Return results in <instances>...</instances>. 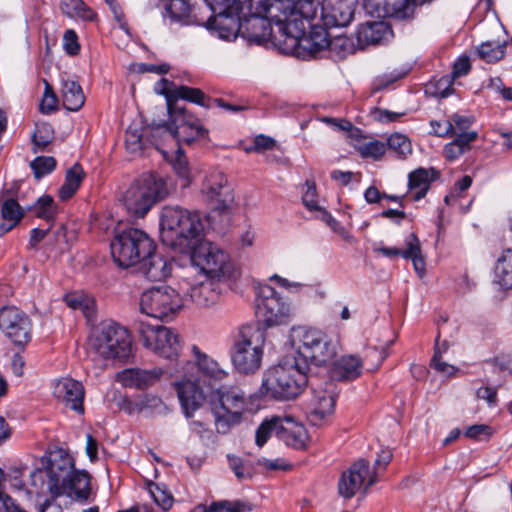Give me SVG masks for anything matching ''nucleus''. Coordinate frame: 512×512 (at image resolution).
Listing matches in <instances>:
<instances>
[{"instance_id": "nucleus-14", "label": "nucleus", "mask_w": 512, "mask_h": 512, "mask_svg": "<svg viewBox=\"0 0 512 512\" xmlns=\"http://www.w3.org/2000/svg\"><path fill=\"white\" fill-rule=\"evenodd\" d=\"M170 118L173 119L175 126H160L156 128V132L166 133L178 144L190 145L194 141L207 138L208 130L197 117L188 113L185 108H177Z\"/></svg>"}, {"instance_id": "nucleus-11", "label": "nucleus", "mask_w": 512, "mask_h": 512, "mask_svg": "<svg viewBox=\"0 0 512 512\" xmlns=\"http://www.w3.org/2000/svg\"><path fill=\"white\" fill-rule=\"evenodd\" d=\"M137 331L146 348L166 359H177L181 350L179 334L165 326L139 322Z\"/></svg>"}, {"instance_id": "nucleus-37", "label": "nucleus", "mask_w": 512, "mask_h": 512, "mask_svg": "<svg viewBox=\"0 0 512 512\" xmlns=\"http://www.w3.org/2000/svg\"><path fill=\"white\" fill-rule=\"evenodd\" d=\"M62 101L67 110L78 111L85 102L81 86L72 80H64L62 83Z\"/></svg>"}, {"instance_id": "nucleus-21", "label": "nucleus", "mask_w": 512, "mask_h": 512, "mask_svg": "<svg viewBox=\"0 0 512 512\" xmlns=\"http://www.w3.org/2000/svg\"><path fill=\"white\" fill-rule=\"evenodd\" d=\"M178 399L184 415L187 418L194 416L204 404L206 397L201 387L190 379H183L174 383Z\"/></svg>"}, {"instance_id": "nucleus-5", "label": "nucleus", "mask_w": 512, "mask_h": 512, "mask_svg": "<svg viewBox=\"0 0 512 512\" xmlns=\"http://www.w3.org/2000/svg\"><path fill=\"white\" fill-rule=\"evenodd\" d=\"M193 265L207 276L218 281H235L240 277V270L230 255L218 245L200 237L188 251Z\"/></svg>"}, {"instance_id": "nucleus-3", "label": "nucleus", "mask_w": 512, "mask_h": 512, "mask_svg": "<svg viewBox=\"0 0 512 512\" xmlns=\"http://www.w3.org/2000/svg\"><path fill=\"white\" fill-rule=\"evenodd\" d=\"M291 343L295 348L290 356L297 362L305 361L310 370V364L322 366L334 359L338 345L323 331L315 328L297 327L292 329Z\"/></svg>"}, {"instance_id": "nucleus-22", "label": "nucleus", "mask_w": 512, "mask_h": 512, "mask_svg": "<svg viewBox=\"0 0 512 512\" xmlns=\"http://www.w3.org/2000/svg\"><path fill=\"white\" fill-rule=\"evenodd\" d=\"M163 373V369L158 367L152 369L128 368L118 372L116 380L124 387L144 390L155 385Z\"/></svg>"}, {"instance_id": "nucleus-19", "label": "nucleus", "mask_w": 512, "mask_h": 512, "mask_svg": "<svg viewBox=\"0 0 512 512\" xmlns=\"http://www.w3.org/2000/svg\"><path fill=\"white\" fill-rule=\"evenodd\" d=\"M358 0H323L321 19L327 28L345 27L354 17Z\"/></svg>"}, {"instance_id": "nucleus-36", "label": "nucleus", "mask_w": 512, "mask_h": 512, "mask_svg": "<svg viewBox=\"0 0 512 512\" xmlns=\"http://www.w3.org/2000/svg\"><path fill=\"white\" fill-rule=\"evenodd\" d=\"M1 216L4 222L0 224V236L11 231L23 218L24 212L18 202L10 198L3 202Z\"/></svg>"}, {"instance_id": "nucleus-31", "label": "nucleus", "mask_w": 512, "mask_h": 512, "mask_svg": "<svg viewBox=\"0 0 512 512\" xmlns=\"http://www.w3.org/2000/svg\"><path fill=\"white\" fill-rule=\"evenodd\" d=\"M362 367V360L358 356L345 355L333 363L330 376L332 380L352 381L361 375Z\"/></svg>"}, {"instance_id": "nucleus-39", "label": "nucleus", "mask_w": 512, "mask_h": 512, "mask_svg": "<svg viewBox=\"0 0 512 512\" xmlns=\"http://www.w3.org/2000/svg\"><path fill=\"white\" fill-rule=\"evenodd\" d=\"M84 179V171L80 164L76 163L66 171L65 182L59 189L61 200L70 199L80 187Z\"/></svg>"}, {"instance_id": "nucleus-30", "label": "nucleus", "mask_w": 512, "mask_h": 512, "mask_svg": "<svg viewBox=\"0 0 512 512\" xmlns=\"http://www.w3.org/2000/svg\"><path fill=\"white\" fill-rule=\"evenodd\" d=\"M240 13H226L210 16L205 22L209 29L218 31L219 36L223 39L236 37L240 30L244 29V24L240 22Z\"/></svg>"}, {"instance_id": "nucleus-60", "label": "nucleus", "mask_w": 512, "mask_h": 512, "mask_svg": "<svg viewBox=\"0 0 512 512\" xmlns=\"http://www.w3.org/2000/svg\"><path fill=\"white\" fill-rule=\"evenodd\" d=\"M302 201H303V204L310 211H319L322 209L318 205L316 187L313 182L306 181V191L303 193Z\"/></svg>"}, {"instance_id": "nucleus-43", "label": "nucleus", "mask_w": 512, "mask_h": 512, "mask_svg": "<svg viewBox=\"0 0 512 512\" xmlns=\"http://www.w3.org/2000/svg\"><path fill=\"white\" fill-rule=\"evenodd\" d=\"M496 280L504 289H512V249H506L495 266Z\"/></svg>"}, {"instance_id": "nucleus-23", "label": "nucleus", "mask_w": 512, "mask_h": 512, "mask_svg": "<svg viewBox=\"0 0 512 512\" xmlns=\"http://www.w3.org/2000/svg\"><path fill=\"white\" fill-rule=\"evenodd\" d=\"M84 387L81 382L66 377L58 380L54 386V395L67 408L78 413L84 412Z\"/></svg>"}, {"instance_id": "nucleus-35", "label": "nucleus", "mask_w": 512, "mask_h": 512, "mask_svg": "<svg viewBox=\"0 0 512 512\" xmlns=\"http://www.w3.org/2000/svg\"><path fill=\"white\" fill-rule=\"evenodd\" d=\"M193 9L189 0H170L167 6V11L172 19L183 22L186 25H204V20L198 19L192 13Z\"/></svg>"}, {"instance_id": "nucleus-9", "label": "nucleus", "mask_w": 512, "mask_h": 512, "mask_svg": "<svg viewBox=\"0 0 512 512\" xmlns=\"http://www.w3.org/2000/svg\"><path fill=\"white\" fill-rule=\"evenodd\" d=\"M90 348L104 359L126 360L132 353L129 331L114 321H104L89 338Z\"/></svg>"}, {"instance_id": "nucleus-12", "label": "nucleus", "mask_w": 512, "mask_h": 512, "mask_svg": "<svg viewBox=\"0 0 512 512\" xmlns=\"http://www.w3.org/2000/svg\"><path fill=\"white\" fill-rule=\"evenodd\" d=\"M62 480L54 482L55 497L66 495L78 502H86L91 494V476L83 470H76L71 459H62Z\"/></svg>"}, {"instance_id": "nucleus-38", "label": "nucleus", "mask_w": 512, "mask_h": 512, "mask_svg": "<svg viewBox=\"0 0 512 512\" xmlns=\"http://www.w3.org/2000/svg\"><path fill=\"white\" fill-rule=\"evenodd\" d=\"M478 138V132L465 133L444 146L443 153L447 160L454 161L463 155L466 151L470 150L471 143L475 142Z\"/></svg>"}, {"instance_id": "nucleus-24", "label": "nucleus", "mask_w": 512, "mask_h": 512, "mask_svg": "<svg viewBox=\"0 0 512 512\" xmlns=\"http://www.w3.org/2000/svg\"><path fill=\"white\" fill-rule=\"evenodd\" d=\"M201 193L207 201L215 203L216 208H223L228 196L227 179L224 173L217 169L210 170L203 180Z\"/></svg>"}, {"instance_id": "nucleus-53", "label": "nucleus", "mask_w": 512, "mask_h": 512, "mask_svg": "<svg viewBox=\"0 0 512 512\" xmlns=\"http://www.w3.org/2000/svg\"><path fill=\"white\" fill-rule=\"evenodd\" d=\"M54 139V131L50 124L41 123L36 126L33 134L34 152L44 150Z\"/></svg>"}, {"instance_id": "nucleus-64", "label": "nucleus", "mask_w": 512, "mask_h": 512, "mask_svg": "<svg viewBox=\"0 0 512 512\" xmlns=\"http://www.w3.org/2000/svg\"><path fill=\"white\" fill-rule=\"evenodd\" d=\"M247 505L241 502L230 503L227 501L213 503L210 505V512H244L246 511Z\"/></svg>"}, {"instance_id": "nucleus-41", "label": "nucleus", "mask_w": 512, "mask_h": 512, "mask_svg": "<svg viewBox=\"0 0 512 512\" xmlns=\"http://www.w3.org/2000/svg\"><path fill=\"white\" fill-rule=\"evenodd\" d=\"M406 248L404 249L403 258L411 259L416 273L422 277L425 273V261L422 256L421 245L416 234L411 233L406 238Z\"/></svg>"}, {"instance_id": "nucleus-52", "label": "nucleus", "mask_w": 512, "mask_h": 512, "mask_svg": "<svg viewBox=\"0 0 512 512\" xmlns=\"http://www.w3.org/2000/svg\"><path fill=\"white\" fill-rule=\"evenodd\" d=\"M33 210L38 218L44 219L46 221H52L57 213L54 200L49 195L40 197L33 206Z\"/></svg>"}, {"instance_id": "nucleus-34", "label": "nucleus", "mask_w": 512, "mask_h": 512, "mask_svg": "<svg viewBox=\"0 0 512 512\" xmlns=\"http://www.w3.org/2000/svg\"><path fill=\"white\" fill-rule=\"evenodd\" d=\"M193 352L198 369L204 377L214 381H223L227 378L228 372L221 368L217 361L202 353L197 346H193Z\"/></svg>"}, {"instance_id": "nucleus-15", "label": "nucleus", "mask_w": 512, "mask_h": 512, "mask_svg": "<svg viewBox=\"0 0 512 512\" xmlns=\"http://www.w3.org/2000/svg\"><path fill=\"white\" fill-rule=\"evenodd\" d=\"M257 308L267 327L287 324L292 316L289 304L269 285L260 287Z\"/></svg>"}, {"instance_id": "nucleus-62", "label": "nucleus", "mask_w": 512, "mask_h": 512, "mask_svg": "<svg viewBox=\"0 0 512 512\" xmlns=\"http://www.w3.org/2000/svg\"><path fill=\"white\" fill-rule=\"evenodd\" d=\"M140 402L141 411L154 412L158 411L163 407V401L158 396L152 394H145L138 397Z\"/></svg>"}, {"instance_id": "nucleus-46", "label": "nucleus", "mask_w": 512, "mask_h": 512, "mask_svg": "<svg viewBox=\"0 0 512 512\" xmlns=\"http://www.w3.org/2000/svg\"><path fill=\"white\" fill-rule=\"evenodd\" d=\"M506 43L499 41H487L482 43L478 49V56L487 63H495L505 55Z\"/></svg>"}, {"instance_id": "nucleus-59", "label": "nucleus", "mask_w": 512, "mask_h": 512, "mask_svg": "<svg viewBox=\"0 0 512 512\" xmlns=\"http://www.w3.org/2000/svg\"><path fill=\"white\" fill-rule=\"evenodd\" d=\"M63 47L67 54L70 56H76L80 52V44L78 42V36L72 29H68L63 35Z\"/></svg>"}, {"instance_id": "nucleus-2", "label": "nucleus", "mask_w": 512, "mask_h": 512, "mask_svg": "<svg viewBox=\"0 0 512 512\" xmlns=\"http://www.w3.org/2000/svg\"><path fill=\"white\" fill-rule=\"evenodd\" d=\"M204 225L197 212L178 206H165L161 212L160 237L164 245L188 253L199 242Z\"/></svg>"}, {"instance_id": "nucleus-47", "label": "nucleus", "mask_w": 512, "mask_h": 512, "mask_svg": "<svg viewBox=\"0 0 512 512\" xmlns=\"http://www.w3.org/2000/svg\"><path fill=\"white\" fill-rule=\"evenodd\" d=\"M65 301L69 307L80 310L85 317L91 318L95 313L94 299L83 293H72L65 297Z\"/></svg>"}, {"instance_id": "nucleus-48", "label": "nucleus", "mask_w": 512, "mask_h": 512, "mask_svg": "<svg viewBox=\"0 0 512 512\" xmlns=\"http://www.w3.org/2000/svg\"><path fill=\"white\" fill-rule=\"evenodd\" d=\"M392 151L397 158L406 159L412 154L410 139L401 133H393L387 139L386 148Z\"/></svg>"}, {"instance_id": "nucleus-29", "label": "nucleus", "mask_w": 512, "mask_h": 512, "mask_svg": "<svg viewBox=\"0 0 512 512\" xmlns=\"http://www.w3.org/2000/svg\"><path fill=\"white\" fill-rule=\"evenodd\" d=\"M391 35V28L383 21L361 24L356 32L357 41L361 48L368 45L380 44L388 40Z\"/></svg>"}, {"instance_id": "nucleus-10", "label": "nucleus", "mask_w": 512, "mask_h": 512, "mask_svg": "<svg viewBox=\"0 0 512 512\" xmlns=\"http://www.w3.org/2000/svg\"><path fill=\"white\" fill-rule=\"evenodd\" d=\"M140 311L147 316L169 321L183 307L181 295L170 286H158L145 290L140 296Z\"/></svg>"}, {"instance_id": "nucleus-8", "label": "nucleus", "mask_w": 512, "mask_h": 512, "mask_svg": "<svg viewBox=\"0 0 512 512\" xmlns=\"http://www.w3.org/2000/svg\"><path fill=\"white\" fill-rule=\"evenodd\" d=\"M114 262L122 268L139 264L156 251L155 242L143 230L128 228L117 233L110 244Z\"/></svg>"}, {"instance_id": "nucleus-25", "label": "nucleus", "mask_w": 512, "mask_h": 512, "mask_svg": "<svg viewBox=\"0 0 512 512\" xmlns=\"http://www.w3.org/2000/svg\"><path fill=\"white\" fill-rule=\"evenodd\" d=\"M221 282L207 277L205 280L192 285L188 290L191 301L199 307H210L217 304L222 295Z\"/></svg>"}, {"instance_id": "nucleus-28", "label": "nucleus", "mask_w": 512, "mask_h": 512, "mask_svg": "<svg viewBox=\"0 0 512 512\" xmlns=\"http://www.w3.org/2000/svg\"><path fill=\"white\" fill-rule=\"evenodd\" d=\"M259 8L260 10L257 12L259 15H252L244 24L249 40L257 44L270 40L272 36L271 24L274 23L277 26L276 21L267 16L260 3Z\"/></svg>"}, {"instance_id": "nucleus-54", "label": "nucleus", "mask_w": 512, "mask_h": 512, "mask_svg": "<svg viewBox=\"0 0 512 512\" xmlns=\"http://www.w3.org/2000/svg\"><path fill=\"white\" fill-rule=\"evenodd\" d=\"M209 9L215 14L241 13L243 2L241 0H205Z\"/></svg>"}, {"instance_id": "nucleus-13", "label": "nucleus", "mask_w": 512, "mask_h": 512, "mask_svg": "<svg viewBox=\"0 0 512 512\" xmlns=\"http://www.w3.org/2000/svg\"><path fill=\"white\" fill-rule=\"evenodd\" d=\"M0 330L17 347L25 348L32 340L30 317L15 306L0 309Z\"/></svg>"}, {"instance_id": "nucleus-45", "label": "nucleus", "mask_w": 512, "mask_h": 512, "mask_svg": "<svg viewBox=\"0 0 512 512\" xmlns=\"http://www.w3.org/2000/svg\"><path fill=\"white\" fill-rule=\"evenodd\" d=\"M282 425L281 416L272 417L269 420L263 421L256 430V445L262 447L267 442L272 433H275L280 437L281 428H283Z\"/></svg>"}, {"instance_id": "nucleus-55", "label": "nucleus", "mask_w": 512, "mask_h": 512, "mask_svg": "<svg viewBox=\"0 0 512 512\" xmlns=\"http://www.w3.org/2000/svg\"><path fill=\"white\" fill-rule=\"evenodd\" d=\"M30 167L35 177L40 179L55 169L56 160L51 156H39L30 163Z\"/></svg>"}, {"instance_id": "nucleus-26", "label": "nucleus", "mask_w": 512, "mask_h": 512, "mask_svg": "<svg viewBox=\"0 0 512 512\" xmlns=\"http://www.w3.org/2000/svg\"><path fill=\"white\" fill-rule=\"evenodd\" d=\"M61 464L62 459L59 461H49L46 467L38 468L31 472V485L36 489V493L48 491L55 497L53 484L56 480L57 482L62 480Z\"/></svg>"}, {"instance_id": "nucleus-51", "label": "nucleus", "mask_w": 512, "mask_h": 512, "mask_svg": "<svg viewBox=\"0 0 512 512\" xmlns=\"http://www.w3.org/2000/svg\"><path fill=\"white\" fill-rule=\"evenodd\" d=\"M178 99H184L207 108L210 107V104L207 103L206 100H211L210 98L206 97L204 92L199 88H193L184 85L178 86L176 90V101Z\"/></svg>"}, {"instance_id": "nucleus-7", "label": "nucleus", "mask_w": 512, "mask_h": 512, "mask_svg": "<svg viewBox=\"0 0 512 512\" xmlns=\"http://www.w3.org/2000/svg\"><path fill=\"white\" fill-rule=\"evenodd\" d=\"M168 195L165 180L157 174H144L126 190L123 202L134 217H144L151 207Z\"/></svg>"}, {"instance_id": "nucleus-18", "label": "nucleus", "mask_w": 512, "mask_h": 512, "mask_svg": "<svg viewBox=\"0 0 512 512\" xmlns=\"http://www.w3.org/2000/svg\"><path fill=\"white\" fill-rule=\"evenodd\" d=\"M317 7L318 3L314 0H296L289 18L277 22L278 31L287 39L297 42L305 33V20L315 17Z\"/></svg>"}, {"instance_id": "nucleus-63", "label": "nucleus", "mask_w": 512, "mask_h": 512, "mask_svg": "<svg viewBox=\"0 0 512 512\" xmlns=\"http://www.w3.org/2000/svg\"><path fill=\"white\" fill-rule=\"evenodd\" d=\"M431 366L440 373L453 375L457 369L442 360L441 356V348L437 345V350L435 351L433 358L431 360Z\"/></svg>"}, {"instance_id": "nucleus-32", "label": "nucleus", "mask_w": 512, "mask_h": 512, "mask_svg": "<svg viewBox=\"0 0 512 512\" xmlns=\"http://www.w3.org/2000/svg\"><path fill=\"white\" fill-rule=\"evenodd\" d=\"M437 175L434 169L418 168L408 176V188L411 198L419 201L427 194L430 184Z\"/></svg>"}, {"instance_id": "nucleus-6", "label": "nucleus", "mask_w": 512, "mask_h": 512, "mask_svg": "<svg viewBox=\"0 0 512 512\" xmlns=\"http://www.w3.org/2000/svg\"><path fill=\"white\" fill-rule=\"evenodd\" d=\"M208 404L217 432L226 434L231 427L241 422L247 399L240 388L221 386L209 395Z\"/></svg>"}, {"instance_id": "nucleus-27", "label": "nucleus", "mask_w": 512, "mask_h": 512, "mask_svg": "<svg viewBox=\"0 0 512 512\" xmlns=\"http://www.w3.org/2000/svg\"><path fill=\"white\" fill-rule=\"evenodd\" d=\"M139 265V270L145 278L150 281H161L170 276L173 261L154 251L141 260Z\"/></svg>"}, {"instance_id": "nucleus-61", "label": "nucleus", "mask_w": 512, "mask_h": 512, "mask_svg": "<svg viewBox=\"0 0 512 512\" xmlns=\"http://www.w3.org/2000/svg\"><path fill=\"white\" fill-rule=\"evenodd\" d=\"M229 466L239 480H244L252 476L251 470L244 464L243 460L237 456H228Z\"/></svg>"}, {"instance_id": "nucleus-49", "label": "nucleus", "mask_w": 512, "mask_h": 512, "mask_svg": "<svg viewBox=\"0 0 512 512\" xmlns=\"http://www.w3.org/2000/svg\"><path fill=\"white\" fill-rule=\"evenodd\" d=\"M177 88L178 86H175L173 82L166 78L160 79L154 86V90L157 94L165 96L169 115H172L176 112L177 108H179L174 104L176 102Z\"/></svg>"}, {"instance_id": "nucleus-44", "label": "nucleus", "mask_w": 512, "mask_h": 512, "mask_svg": "<svg viewBox=\"0 0 512 512\" xmlns=\"http://www.w3.org/2000/svg\"><path fill=\"white\" fill-rule=\"evenodd\" d=\"M60 8L70 18L93 21L96 17V13L82 0H61Z\"/></svg>"}, {"instance_id": "nucleus-42", "label": "nucleus", "mask_w": 512, "mask_h": 512, "mask_svg": "<svg viewBox=\"0 0 512 512\" xmlns=\"http://www.w3.org/2000/svg\"><path fill=\"white\" fill-rule=\"evenodd\" d=\"M292 44H300L305 49L309 50L310 53L315 54L329 47L330 41L328 34L323 29H314L308 36L305 34L295 42L292 40Z\"/></svg>"}, {"instance_id": "nucleus-4", "label": "nucleus", "mask_w": 512, "mask_h": 512, "mask_svg": "<svg viewBox=\"0 0 512 512\" xmlns=\"http://www.w3.org/2000/svg\"><path fill=\"white\" fill-rule=\"evenodd\" d=\"M266 333L259 325H244L239 329L230 350L234 368L242 374H254L261 367Z\"/></svg>"}, {"instance_id": "nucleus-56", "label": "nucleus", "mask_w": 512, "mask_h": 512, "mask_svg": "<svg viewBox=\"0 0 512 512\" xmlns=\"http://www.w3.org/2000/svg\"><path fill=\"white\" fill-rule=\"evenodd\" d=\"M149 492L153 498L156 507L167 512L172 507L173 497L157 484L149 485Z\"/></svg>"}, {"instance_id": "nucleus-33", "label": "nucleus", "mask_w": 512, "mask_h": 512, "mask_svg": "<svg viewBox=\"0 0 512 512\" xmlns=\"http://www.w3.org/2000/svg\"><path fill=\"white\" fill-rule=\"evenodd\" d=\"M282 424L283 428H281L280 437L284 439L288 445L296 449L304 448L307 442V432L305 428L289 416L282 417Z\"/></svg>"}, {"instance_id": "nucleus-20", "label": "nucleus", "mask_w": 512, "mask_h": 512, "mask_svg": "<svg viewBox=\"0 0 512 512\" xmlns=\"http://www.w3.org/2000/svg\"><path fill=\"white\" fill-rule=\"evenodd\" d=\"M432 0H364L379 15L396 19L413 18L418 7Z\"/></svg>"}, {"instance_id": "nucleus-50", "label": "nucleus", "mask_w": 512, "mask_h": 512, "mask_svg": "<svg viewBox=\"0 0 512 512\" xmlns=\"http://www.w3.org/2000/svg\"><path fill=\"white\" fill-rule=\"evenodd\" d=\"M448 122L451 124V137H458L462 134L473 132L469 128L475 122V118L471 115L454 113L449 116Z\"/></svg>"}, {"instance_id": "nucleus-40", "label": "nucleus", "mask_w": 512, "mask_h": 512, "mask_svg": "<svg viewBox=\"0 0 512 512\" xmlns=\"http://www.w3.org/2000/svg\"><path fill=\"white\" fill-rule=\"evenodd\" d=\"M295 1L296 0H262L260 4L267 13V16L274 19L277 23L283 22L289 18Z\"/></svg>"}, {"instance_id": "nucleus-57", "label": "nucleus", "mask_w": 512, "mask_h": 512, "mask_svg": "<svg viewBox=\"0 0 512 512\" xmlns=\"http://www.w3.org/2000/svg\"><path fill=\"white\" fill-rule=\"evenodd\" d=\"M360 155L364 158L379 160L386 153V144L381 141H370L358 147Z\"/></svg>"}, {"instance_id": "nucleus-16", "label": "nucleus", "mask_w": 512, "mask_h": 512, "mask_svg": "<svg viewBox=\"0 0 512 512\" xmlns=\"http://www.w3.org/2000/svg\"><path fill=\"white\" fill-rule=\"evenodd\" d=\"M336 397V385L332 381L320 383L312 388L308 420L313 426L321 427L328 423L334 413Z\"/></svg>"}, {"instance_id": "nucleus-58", "label": "nucleus", "mask_w": 512, "mask_h": 512, "mask_svg": "<svg viewBox=\"0 0 512 512\" xmlns=\"http://www.w3.org/2000/svg\"><path fill=\"white\" fill-rule=\"evenodd\" d=\"M144 136V132L139 133L136 129L127 130L125 133V145L127 150L132 153L141 151L145 147Z\"/></svg>"}, {"instance_id": "nucleus-17", "label": "nucleus", "mask_w": 512, "mask_h": 512, "mask_svg": "<svg viewBox=\"0 0 512 512\" xmlns=\"http://www.w3.org/2000/svg\"><path fill=\"white\" fill-rule=\"evenodd\" d=\"M376 482V473L370 470L369 462L359 459L344 471L338 482L339 495L350 499L362 489H367Z\"/></svg>"}, {"instance_id": "nucleus-1", "label": "nucleus", "mask_w": 512, "mask_h": 512, "mask_svg": "<svg viewBox=\"0 0 512 512\" xmlns=\"http://www.w3.org/2000/svg\"><path fill=\"white\" fill-rule=\"evenodd\" d=\"M308 384V366L305 361L297 362L287 354L275 366L267 369L262 377V396L279 401L297 398Z\"/></svg>"}]
</instances>
